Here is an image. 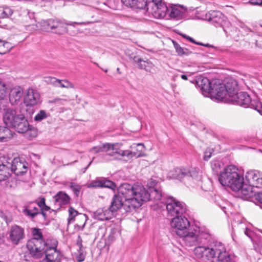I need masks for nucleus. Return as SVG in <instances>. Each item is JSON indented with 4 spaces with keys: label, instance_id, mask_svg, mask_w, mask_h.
Segmentation results:
<instances>
[{
    "label": "nucleus",
    "instance_id": "8fccbe9b",
    "mask_svg": "<svg viewBox=\"0 0 262 262\" xmlns=\"http://www.w3.org/2000/svg\"><path fill=\"white\" fill-rule=\"evenodd\" d=\"M57 78L51 76H47L44 77V81L47 84H51L55 86Z\"/></svg>",
    "mask_w": 262,
    "mask_h": 262
},
{
    "label": "nucleus",
    "instance_id": "b1692460",
    "mask_svg": "<svg viewBox=\"0 0 262 262\" xmlns=\"http://www.w3.org/2000/svg\"><path fill=\"white\" fill-rule=\"evenodd\" d=\"M23 91L21 87L16 86L11 89L9 93V101L11 104H17L21 99Z\"/></svg>",
    "mask_w": 262,
    "mask_h": 262
},
{
    "label": "nucleus",
    "instance_id": "052dcab7",
    "mask_svg": "<svg viewBox=\"0 0 262 262\" xmlns=\"http://www.w3.org/2000/svg\"><path fill=\"white\" fill-rule=\"evenodd\" d=\"M249 4L251 5H261L262 0H250Z\"/></svg>",
    "mask_w": 262,
    "mask_h": 262
},
{
    "label": "nucleus",
    "instance_id": "338daca9",
    "mask_svg": "<svg viewBox=\"0 0 262 262\" xmlns=\"http://www.w3.org/2000/svg\"><path fill=\"white\" fill-rule=\"evenodd\" d=\"M39 214H41L45 219L47 218L46 212H43L42 210H40V209H39Z\"/></svg>",
    "mask_w": 262,
    "mask_h": 262
},
{
    "label": "nucleus",
    "instance_id": "c756f323",
    "mask_svg": "<svg viewBox=\"0 0 262 262\" xmlns=\"http://www.w3.org/2000/svg\"><path fill=\"white\" fill-rule=\"evenodd\" d=\"M187 179H191L194 183H196L201 180V175L195 168H187Z\"/></svg>",
    "mask_w": 262,
    "mask_h": 262
},
{
    "label": "nucleus",
    "instance_id": "9b49d317",
    "mask_svg": "<svg viewBox=\"0 0 262 262\" xmlns=\"http://www.w3.org/2000/svg\"><path fill=\"white\" fill-rule=\"evenodd\" d=\"M24 114L17 112L12 108H7L3 113V121L8 126L13 128L19 121V117H21Z\"/></svg>",
    "mask_w": 262,
    "mask_h": 262
},
{
    "label": "nucleus",
    "instance_id": "dca6fc26",
    "mask_svg": "<svg viewBox=\"0 0 262 262\" xmlns=\"http://www.w3.org/2000/svg\"><path fill=\"white\" fill-rule=\"evenodd\" d=\"M24 102L27 106H33L40 102L39 93L35 90L29 89L24 98Z\"/></svg>",
    "mask_w": 262,
    "mask_h": 262
},
{
    "label": "nucleus",
    "instance_id": "4be33fe9",
    "mask_svg": "<svg viewBox=\"0 0 262 262\" xmlns=\"http://www.w3.org/2000/svg\"><path fill=\"white\" fill-rule=\"evenodd\" d=\"M47 26L48 29L55 30L54 32L56 34H61L67 31L66 27L60 20L49 19L47 21Z\"/></svg>",
    "mask_w": 262,
    "mask_h": 262
},
{
    "label": "nucleus",
    "instance_id": "4d7b16f0",
    "mask_svg": "<svg viewBox=\"0 0 262 262\" xmlns=\"http://www.w3.org/2000/svg\"><path fill=\"white\" fill-rule=\"evenodd\" d=\"M89 151L90 152H94L95 154H97L100 152H102L101 146H94L91 148Z\"/></svg>",
    "mask_w": 262,
    "mask_h": 262
},
{
    "label": "nucleus",
    "instance_id": "20e7f679",
    "mask_svg": "<svg viewBox=\"0 0 262 262\" xmlns=\"http://www.w3.org/2000/svg\"><path fill=\"white\" fill-rule=\"evenodd\" d=\"M219 181L222 186L227 187L232 191L241 192L238 197L246 200V188H244V172H241L237 167L230 165L225 167L220 172Z\"/></svg>",
    "mask_w": 262,
    "mask_h": 262
},
{
    "label": "nucleus",
    "instance_id": "7ed1b4c3",
    "mask_svg": "<svg viewBox=\"0 0 262 262\" xmlns=\"http://www.w3.org/2000/svg\"><path fill=\"white\" fill-rule=\"evenodd\" d=\"M125 200V207L129 210L139 208L143 202L149 201L147 190L141 186L123 183L118 188L117 194Z\"/></svg>",
    "mask_w": 262,
    "mask_h": 262
},
{
    "label": "nucleus",
    "instance_id": "1a4fd4ad",
    "mask_svg": "<svg viewBox=\"0 0 262 262\" xmlns=\"http://www.w3.org/2000/svg\"><path fill=\"white\" fill-rule=\"evenodd\" d=\"M7 161L12 173L16 176H23L28 170V163L24 158L17 157L13 159L7 157Z\"/></svg>",
    "mask_w": 262,
    "mask_h": 262
},
{
    "label": "nucleus",
    "instance_id": "a18cd8bd",
    "mask_svg": "<svg viewBox=\"0 0 262 262\" xmlns=\"http://www.w3.org/2000/svg\"><path fill=\"white\" fill-rule=\"evenodd\" d=\"M211 166L213 171L217 173L221 168V163L219 160H213L211 162Z\"/></svg>",
    "mask_w": 262,
    "mask_h": 262
},
{
    "label": "nucleus",
    "instance_id": "cd10ccee",
    "mask_svg": "<svg viewBox=\"0 0 262 262\" xmlns=\"http://www.w3.org/2000/svg\"><path fill=\"white\" fill-rule=\"evenodd\" d=\"M12 137L11 130L6 126H0V141L7 142Z\"/></svg>",
    "mask_w": 262,
    "mask_h": 262
},
{
    "label": "nucleus",
    "instance_id": "c9c22d12",
    "mask_svg": "<svg viewBox=\"0 0 262 262\" xmlns=\"http://www.w3.org/2000/svg\"><path fill=\"white\" fill-rule=\"evenodd\" d=\"M120 233L119 229L117 228H111L107 237V243L111 244L113 243L116 238L120 235Z\"/></svg>",
    "mask_w": 262,
    "mask_h": 262
},
{
    "label": "nucleus",
    "instance_id": "5701e85b",
    "mask_svg": "<svg viewBox=\"0 0 262 262\" xmlns=\"http://www.w3.org/2000/svg\"><path fill=\"white\" fill-rule=\"evenodd\" d=\"M113 216V214L111 211L105 207L98 209L93 213V217L100 221L108 220Z\"/></svg>",
    "mask_w": 262,
    "mask_h": 262
},
{
    "label": "nucleus",
    "instance_id": "e2e57ef3",
    "mask_svg": "<svg viewBox=\"0 0 262 262\" xmlns=\"http://www.w3.org/2000/svg\"><path fill=\"white\" fill-rule=\"evenodd\" d=\"M65 86L62 83V80L57 79L55 87L65 88Z\"/></svg>",
    "mask_w": 262,
    "mask_h": 262
},
{
    "label": "nucleus",
    "instance_id": "9d476101",
    "mask_svg": "<svg viewBox=\"0 0 262 262\" xmlns=\"http://www.w3.org/2000/svg\"><path fill=\"white\" fill-rule=\"evenodd\" d=\"M254 188H262V173L256 170L247 172V192Z\"/></svg>",
    "mask_w": 262,
    "mask_h": 262
},
{
    "label": "nucleus",
    "instance_id": "412c9836",
    "mask_svg": "<svg viewBox=\"0 0 262 262\" xmlns=\"http://www.w3.org/2000/svg\"><path fill=\"white\" fill-rule=\"evenodd\" d=\"M130 59H132L134 62L138 64L139 69L144 70L147 72H150L155 66L154 64L148 59L144 60L138 56H134L133 57L131 55Z\"/></svg>",
    "mask_w": 262,
    "mask_h": 262
},
{
    "label": "nucleus",
    "instance_id": "f8f14e48",
    "mask_svg": "<svg viewBox=\"0 0 262 262\" xmlns=\"http://www.w3.org/2000/svg\"><path fill=\"white\" fill-rule=\"evenodd\" d=\"M187 12V8L183 5L169 4L168 16L171 19L181 20L185 17Z\"/></svg>",
    "mask_w": 262,
    "mask_h": 262
},
{
    "label": "nucleus",
    "instance_id": "603ef678",
    "mask_svg": "<svg viewBox=\"0 0 262 262\" xmlns=\"http://www.w3.org/2000/svg\"><path fill=\"white\" fill-rule=\"evenodd\" d=\"M181 36H182L184 38H186L187 40H188L189 41H190V42H192V43H194L195 44H196V45H201V46H206V47H212V46L211 45H209V44H206V45H204L201 42H196L195 41L192 37H190V36H188L185 34H180Z\"/></svg>",
    "mask_w": 262,
    "mask_h": 262
},
{
    "label": "nucleus",
    "instance_id": "7c9ffc66",
    "mask_svg": "<svg viewBox=\"0 0 262 262\" xmlns=\"http://www.w3.org/2000/svg\"><path fill=\"white\" fill-rule=\"evenodd\" d=\"M7 94V88L4 89V86L0 83V112L2 110L5 111L7 108L6 105L7 103L5 99Z\"/></svg>",
    "mask_w": 262,
    "mask_h": 262
},
{
    "label": "nucleus",
    "instance_id": "864d4df0",
    "mask_svg": "<svg viewBox=\"0 0 262 262\" xmlns=\"http://www.w3.org/2000/svg\"><path fill=\"white\" fill-rule=\"evenodd\" d=\"M212 152L213 149L212 148H208L206 149L204 152L203 159L205 161H208L211 158Z\"/></svg>",
    "mask_w": 262,
    "mask_h": 262
},
{
    "label": "nucleus",
    "instance_id": "49530a36",
    "mask_svg": "<svg viewBox=\"0 0 262 262\" xmlns=\"http://www.w3.org/2000/svg\"><path fill=\"white\" fill-rule=\"evenodd\" d=\"M69 213L68 222L70 223L74 221L75 217L78 214V211L71 206L69 208Z\"/></svg>",
    "mask_w": 262,
    "mask_h": 262
},
{
    "label": "nucleus",
    "instance_id": "37998d69",
    "mask_svg": "<svg viewBox=\"0 0 262 262\" xmlns=\"http://www.w3.org/2000/svg\"><path fill=\"white\" fill-rule=\"evenodd\" d=\"M195 16L196 18L199 19H202V20H208V12H206L204 11H196L195 13Z\"/></svg>",
    "mask_w": 262,
    "mask_h": 262
},
{
    "label": "nucleus",
    "instance_id": "de8ad7c7",
    "mask_svg": "<svg viewBox=\"0 0 262 262\" xmlns=\"http://www.w3.org/2000/svg\"><path fill=\"white\" fill-rule=\"evenodd\" d=\"M48 117L46 112L43 110H40L35 116L34 120L36 121H40Z\"/></svg>",
    "mask_w": 262,
    "mask_h": 262
},
{
    "label": "nucleus",
    "instance_id": "4468645a",
    "mask_svg": "<svg viewBox=\"0 0 262 262\" xmlns=\"http://www.w3.org/2000/svg\"><path fill=\"white\" fill-rule=\"evenodd\" d=\"M148 185L149 192L147 191V193L150 195L149 200L159 201L164 197L162 190L156 180L150 179L148 182Z\"/></svg>",
    "mask_w": 262,
    "mask_h": 262
},
{
    "label": "nucleus",
    "instance_id": "a19ab883",
    "mask_svg": "<svg viewBox=\"0 0 262 262\" xmlns=\"http://www.w3.org/2000/svg\"><path fill=\"white\" fill-rule=\"evenodd\" d=\"M89 188H103V178L97 179L95 180L92 181L88 185Z\"/></svg>",
    "mask_w": 262,
    "mask_h": 262
},
{
    "label": "nucleus",
    "instance_id": "09e8293b",
    "mask_svg": "<svg viewBox=\"0 0 262 262\" xmlns=\"http://www.w3.org/2000/svg\"><path fill=\"white\" fill-rule=\"evenodd\" d=\"M115 144H111V143H104L101 145L102 152H103V151L107 152L111 149H112L113 150H115L116 149L115 148Z\"/></svg>",
    "mask_w": 262,
    "mask_h": 262
},
{
    "label": "nucleus",
    "instance_id": "bb28decb",
    "mask_svg": "<svg viewBox=\"0 0 262 262\" xmlns=\"http://www.w3.org/2000/svg\"><path fill=\"white\" fill-rule=\"evenodd\" d=\"M247 201L255 204H262V192H257L254 189L247 192Z\"/></svg>",
    "mask_w": 262,
    "mask_h": 262
},
{
    "label": "nucleus",
    "instance_id": "ddd939ff",
    "mask_svg": "<svg viewBox=\"0 0 262 262\" xmlns=\"http://www.w3.org/2000/svg\"><path fill=\"white\" fill-rule=\"evenodd\" d=\"M125 200L118 194L114 195L111 204L108 209L113 214L114 212L120 210L122 214L133 211L134 210H128L124 206Z\"/></svg>",
    "mask_w": 262,
    "mask_h": 262
},
{
    "label": "nucleus",
    "instance_id": "ea45409f",
    "mask_svg": "<svg viewBox=\"0 0 262 262\" xmlns=\"http://www.w3.org/2000/svg\"><path fill=\"white\" fill-rule=\"evenodd\" d=\"M172 42L176 52L179 55L182 56L184 54L187 55L189 54L188 49L182 48L176 41L172 40Z\"/></svg>",
    "mask_w": 262,
    "mask_h": 262
},
{
    "label": "nucleus",
    "instance_id": "6ab92c4d",
    "mask_svg": "<svg viewBox=\"0 0 262 262\" xmlns=\"http://www.w3.org/2000/svg\"><path fill=\"white\" fill-rule=\"evenodd\" d=\"M247 107L254 109L262 115V102L257 99L254 93L251 95L247 91Z\"/></svg>",
    "mask_w": 262,
    "mask_h": 262
},
{
    "label": "nucleus",
    "instance_id": "6e6552de",
    "mask_svg": "<svg viewBox=\"0 0 262 262\" xmlns=\"http://www.w3.org/2000/svg\"><path fill=\"white\" fill-rule=\"evenodd\" d=\"M208 21L214 27L222 28L226 33L228 31H233L226 28V27H228L229 25L231 26V24L227 20V17L221 12L211 10L208 12Z\"/></svg>",
    "mask_w": 262,
    "mask_h": 262
},
{
    "label": "nucleus",
    "instance_id": "6e6d98bb",
    "mask_svg": "<svg viewBox=\"0 0 262 262\" xmlns=\"http://www.w3.org/2000/svg\"><path fill=\"white\" fill-rule=\"evenodd\" d=\"M136 146L138 147V148L137 149V151L135 152L137 153L138 154L141 152V154L143 156L144 155V154H143L144 148V144L142 143H138L136 145Z\"/></svg>",
    "mask_w": 262,
    "mask_h": 262
},
{
    "label": "nucleus",
    "instance_id": "39448f33",
    "mask_svg": "<svg viewBox=\"0 0 262 262\" xmlns=\"http://www.w3.org/2000/svg\"><path fill=\"white\" fill-rule=\"evenodd\" d=\"M32 234L33 237L29 239L27 243V247L30 254L35 258L41 257L46 243L43 239V235L38 228H33Z\"/></svg>",
    "mask_w": 262,
    "mask_h": 262
},
{
    "label": "nucleus",
    "instance_id": "393cba45",
    "mask_svg": "<svg viewBox=\"0 0 262 262\" xmlns=\"http://www.w3.org/2000/svg\"><path fill=\"white\" fill-rule=\"evenodd\" d=\"M19 121L16 123L13 128L19 133L24 134L25 131L29 128V122L27 119L25 118L24 115L20 118H18Z\"/></svg>",
    "mask_w": 262,
    "mask_h": 262
},
{
    "label": "nucleus",
    "instance_id": "0eeeda50",
    "mask_svg": "<svg viewBox=\"0 0 262 262\" xmlns=\"http://www.w3.org/2000/svg\"><path fill=\"white\" fill-rule=\"evenodd\" d=\"M165 205L169 216L177 217L183 214H187V212H189L187 206L184 203L178 201L173 198L168 199Z\"/></svg>",
    "mask_w": 262,
    "mask_h": 262
},
{
    "label": "nucleus",
    "instance_id": "680f3d73",
    "mask_svg": "<svg viewBox=\"0 0 262 262\" xmlns=\"http://www.w3.org/2000/svg\"><path fill=\"white\" fill-rule=\"evenodd\" d=\"M66 101V100H65V99L55 98V99L51 100L50 102L51 103H58V104H63V102Z\"/></svg>",
    "mask_w": 262,
    "mask_h": 262
},
{
    "label": "nucleus",
    "instance_id": "774afa93",
    "mask_svg": "<svg viewBox=\"0 0 262 262\" xmlns=\"http://www.w3.org/2000/svg\"><path fill=\"white\" fill-rule=\"evenodd\" d=\"M3 218L4 219V220L5 221L6 223L8 224L9 223H10L11 222V219H8L7 217V216H6V215H4L3 216Z\"/></svg>",
    "mask_w": 262,
    "mask_h": 262
},
{
    "label": "nucleus",
    "instance_id": "423d86ee",
    "mask_svg": "<svg viewBox=\"0 0 262 262\" xmlns=\"http://www.w3.org/2000/svg\"><path fill=\"white\" fill-rule=\"evenodd\" d=\"M206 230L210 235L208 241L204 243H198L197 245H209L210 248L213 249V251L217 254L218 262H233L230 255L226 251L225 246L221 242L215 241L207 228H206Z\"/></svg>",
    "mask_w": 262,
    "mask_h": 262
},
{
    "label": "nucleus",
    "instance_id": "473e14b6",
    "mask_svg": "<svg viewBox=\"0 0 262 262\" xmlns=\"http://www.w3.org/2000/svg\"><path fill=\"white\" fill-rule=\"evenodd\" d=\"M113 153H117V155L122 157H126L128 159H130L133 157H141L143 156V155L140 152V154L136 153L134 151H130L128 150L119 151H115Z\"/></svg>",
    "mask_w": 262,
    "mask_h": 262
},
{
    "label": "nucleus",
    "instance_id": "f03ea898",
    "mask_svg": "<svg viewBox=\"0 0 262 262\" xmlns=\"http://www.w3.org/2000/svg\"><path fill=\"white\" fill-rule=\"evenodd\" d=\"M187 214L174 217L171 221L173 231L182 238L184 244L188 247L196 246L198 243H204L208 241L210 235L205 227H201L196 223L191 225Z\"/></svg>",
    "mask_w": 262,
    "mask_h": 262
},
{
    "label": "nucleus",
    "instance_id": "2eb2a0df",
    "mask_svg": "<svg viewBox=\"0 0 262 262\" xmlns=\"http://www.w3.org/2000/svg\"><path fill=\"white\" fill-rule=\"evenodd\" d=\"M8 235L11 242L15 245H17L25 237L24 230L17 225H14L9 231Z\"/></svg>",
    "mask_w": 262,
    "mask_h": 262
},
{
    "label": "nucleus",
    "instance_id": "aec40b11",
    "mask_svg": "<svg viewBox=\"0 0 262 262\" xmlns=\"http://www.w3.org/2000/svg\"><path fill=\"white\" fill-rule=\"evenodd\" d=\"M45 254L46 258L45 259L50 262H55L60 260V253L56 249L55 247L48 246L46 244V247L43 249L42 256Z\"/></svg>",
    "mask_w": 262,
    "mask_h": 262
},
{
    "label": "nucleus",
    "instance_id": "58836bf2",
    "mask_svg": "<svg viewBox=\"0 0 262 262\" xmlns=\"http://www.w3.org/2000/svg\"><path fill=\"white\" fill-rule=\"evenodd\" d=\"M12 14V11L10 8L0 7V19L8 17Z\"/></svg>",
    "mask_w": 262,
    "mask_h": 262
},
{
    "label": "nucleus",
    "instance_id": "f3484780",
    "mask_svg": "<svg viewBox=\"0 0 262 262\" xmlns=\"http://www.w3.org/2000/svg\"><path fill=\"white\" fill-rule=\"evenodd\" d=\"M12 172L9 166L7 156L0 157V182L7 180Z\"/></svg>",
    "mask_w": 262,
    "mask_h": 262
},
{
    "label": "nucleus",
    "instance_id": "f704fd0d",
    "mask_svg": "<svg viewBox=\"0 0 262 262\" xmlns=\"http://www.w3.org/2000/svg\"><path fill=\"white\" fill-rule=\"evenodd\" d=\"M204 261L211 260L212 258H216L217 254L211 249L210 246L205 247Z\"/></svg>",
    "mask_w": 262,
    "mask_h": 262
},
{
    "label": "nucleus",
    "instance_id": "3c124183",
    "mask_svg": "<svg viewBox=\"0 0 262 262\" xmlns=\"http://www.w3.org/2000/svg\"><path fill=\"white\" fill-rule=\"evenodd\" d=\"M106 229L105 227H100L96 232V235L98 238H103L106 233Z\"/></svg>",
    "mask_w": 262,
    "mask_h": 262
},
{
    "label": "nucleus",
    "instance_id": "5fc2aeb1",
    "mask_svg": "<svg viewBox=\"0 0 262 262\" xmlns=\"http://www.w3.org/2000/svg\"><path fill=\"white\" fill-rule=\"evenodd\" d=\"M62 83H63V85H66L65 88H67V89H69V88L74 89V84L72 82H71L70 81H69L67 79H63Z\"/></svg>",
    "mask_w": 262,
    "mask_h": 262
},
{
    "label": "nucleus",
    "instance_id": "0e129e2a",
    "mask_svg": "<svg viewBox=\"0 0 262 262\" xmlns=\"http://www.w3.org/2000/svg\"><path fill=\"white\" fill-rule=\"evenodd\" d=\"M85 256L82 253H80L77 256V260L78 262H81L83 261L84 260Z\"/></svg>",
    "mask_w": 262,
    "mask_h": 262
},
{
    "label": "nucleus",
    "instance_id": "a878e982",
    "mask_svg": "<svg viewBox=\"0 0 262 262\" xmlns=\"http://www.w3.org/2000/svg\"><path fill=\"white\" fill-rule=\"evenodd\" d=\"M55 203L59 206L68 204L70 197L64 192L59 191L54 196Z\"/></svg>",
    "mask_w": 262,
    "mask_h": 262
},
{
    "label": "nucleus",
    "instance_id": "13d9d810",
    "mask_svg": "<svg viewBox=\"0 0 262 262\" xmlns=\"http://www.w3.org/2000/svg\"><path fill=\"white\" fill-rule=\"evenodd\" d=\"M135 0H121L122 3L126 7L131 8Z\"/></svg>",
    "mask_w": 262,
    "mask_h": 262
},
{
    "label": "nucleus",
    "instance_id": "72a5a7b5",
    "mask_svg": "<svg viewBox=\"0 0 262 262\" xmlns=\"http://www.w3.org/2000/svg\"><path fill=\"white\" fill-rule=\"evenodd\" d=\"M200 245H196V247L193 250L194 254L196 258L200 259L202 261L204 260V256L205 253V246H200Z\"/></svg>",
    "mask_w": 262,
    "mask_h": 262
},
{
    "label": "nucleus",
    "instance_id": "69168bd1",
    "mask_svg": "<svg viewBox=\"0 0 262 262\" xmlns=\"http://www.w3.org/2000/svg\"><path fill=\"white\" fill-rule=\"evenodd\" d=\"M39 209H40V210H42L43 212H46V211H49L50 209V207H49L47 205H45L42 208H39Z\"/></svg>",
    "mask_w": 262,
    "mask_h": 262
},
{
    "label": "nucleus",
    "instance_id": "a211bd4d",
    "mask_svg": "<svg viewBox=\"0 0 262 262\" xmlns=\"http://www.w3.org/2000/svg\"><path fill=\"white\" fill-rule=\"evenodd\" d=\"M22 212L32 220L39 215V208L35 202H30L24 205Z\"/></svg>",
    "mask_w": 262,
    "mask_h": 262
},
{
    "label": "nucleus",
    "instance_id": "f257e3e1",
    "mask_svg": "<svg viewBox=\"0 0 262 262\" xmlns=\"http://www.w3.org/2000/svg\"><path fill=\"white\" fill-rule=\"evenodd\" d=\"M196 84L201 92L210 93L219 101L228 100L236 105L245 107L246 95L244 92L238 93V86L236 80L228 78L223 84L219 79L211 81L206 77H200L196 80Z\"/></svg>",
    "mask_w": 262,
    "mask_h": 262
},
{
    "label": "nucleus",
    "instance_id": "c85d7f7f",
    "mask_svg": "<svg viewBox=\"0 0 262 262\" xmlns=\"http://www.w3.org/2000/svg\"><path fill=\"white\" fill-rule=\"evenodd\" d=\"M187 168H176L171 172V176L173 179L181 180L187 178Z\"/></svg>",
    "mask_w": 262,
    "mask_h": 262
},
{
    "label": "nucleus",
    "instance_id": "79ce46f5",
    "mask_svg": "<svg viewBox=\"0 0 262 262\" xmlns=\"http://www.w3.org/2000/svg\"><path fill=\"white\" fill-rule=\"evenodd\" d=\"M70 188L73 190L74 194L77 197L79 196V194L80 193V190L81 189V187L79 184L74 183L71 182L70 183Z\"/></svg>",
    "mask_w": 262,
    "mask_h": 262
},
{
    "label": "nucleus",
    "instance_id": "2f4dec72",
    "mask_svg": "<svg viewBox=\"0 0 262 262\" xmlns=\"http://www.w3.org/2000/svg\"><path fill=\"white\" fill-rule=\"evenodd\" d=\"M149 2H150V1L149 0H135L131 8L133 9H143L147 11Z\"/></svg>",
    "mask_w": 262,
    "mask_h": 262
},
{
    "label": "nucleus",
    "instance_id": "bf43d9fd",
    "mask_svg": "<svg viewBox=\"0 0 262 262\" xmlns=\"http://www.w3.org/2000/svg\"><path fill=\"white\" fill-rule=\"evenodd\" d=\"M35 203L38 206L39 208H41L46 205V200L44 198H42L39 201Z\"/></svg>",
    "mask_w": 262,
    "mask_h": 262
},
{
    "label": "nucleus",
    "instance_id": "4c0bfd02",
    "mask_svg": "<svg viewBox=\"0 0 262 262\" xmlns=\"http://www.w3.org/2000/svg\"><path fill=\"white\" fill-rule=\"evenodd\" d=\"M12 46L8 42H5L0 40V54H4L8 52L11 49Z\"/></svg>",
    "mask_w": 262,
    "mask_h": 262
},
{
    "label": "nucleus",
    "instance_id": "e433bc0d",
    "mask_svg": "<svg viewBox=\"0 0 262 262\" xmlns=\"http://www.w3.org/2000/svg\"><path fill=\"white\" fill-rule=\"evenodd\" d=\"M25 137L31 140L37 136L36 129L32 125H29V128L24 132Z\"/></svg>",
    "mask_w": 262,
    "mask_h": 262
},
{
    "label": "nucleus",
    "instance_id": "c03bdc74",
    "mask_svg": "<svg viewBox=\"0 0 262 262\" xmlns=\"http://www.w3.org/2000/svg\"><path fill=\"white\" fill-rule=\"evenodd\" d=\"M108 188L112 190H115L116 188V184L113 181L108 180L103 178V188Z\"/></svg>",
    "mask_w": 262,
    "mask_h": 262
}]
</instances>
